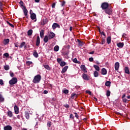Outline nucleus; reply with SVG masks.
Here are the masks:
<instances>
[{"label": "nucleus", "instance_id": "f257e3e1", "mask_svg": "<svg viewBox=\"0 0 130 130\" xmlns=\"http://www.w3.org/2000/svg\"><path fill=\"white\" fill-rule=\"evenodd\" d=\"M41 81V76L40 75H37L36 76H35L32 82L34 83V84H37L39 83Z\"/></svg>", "mask_w": 130, "mask_h": 130}, {"label": "nucleus", "instance_id": "f03ea898", "mask_svg": "<svg viewBox=\"0 0 130 130\" xmlns=\"http://www.w3.org/2000/svg\"><path fill=\"white\" fill-rule=\"evenodd\" d=\"M109 7H110V4H108V3L107 2L103 3L101 6V8L104 11H105V10H106L107 9L109 8Z\"/></svg>", "mask_w": 130, "mask_h": 130}, {"label": "nucleus", "instance_id": "7ed1b4c3", "mask_svg": "<svg viewBox=\"0 0 130 130\" xmlns=\"http://www.w3.org/2000/svg\"><path fill=\"white\" fill-rule=\"evenodd\" d=\"M18 82V79L16 77H13L12 78L11 80H10L9 82V83L10 85H15V84H17Z\"/></svg>", "mask_w": 130, "mask_h": 130}, {"label": "nucleus", "instance_id": "20e7f679", "mask_svg": "<svg viewBox=\"0 0 130 130\" xmlns=\"http://www.w3.org/2000/svg\"><path fill=\"white\" fill-rule=\"evenodd\" d=\"M105 12L107 15H109V16H111L112 15V9L111 8H107V9L105 10Z\"/></svg>", "mask_w": 130, "mask_h": 130}, {"label": "nucleus", "instance_id": "39448f33", "mask_svg": "<svg viewBox=\"0 0 130 130\" xmlns=\"http://www.w3.org/2000/svg\"><path fill=\"white\" fill-rule=\"evenodd\" d=\"M50 102L52 105L54 106L55 107L56 106L58 103L57 100L55 98H52L51 100H50Z\"/></svg>", "mask_w": 130, "mask_h": 130}, {"label": "nucleus", "instance_id": "423d86ee", "mask_svg": "<svg viewBox=\"0 0 130 130\" xmlns=\"http://www.w3.org/2000/svg\"><path fill=\"white\" fill-rule=\"evenodd\" d=\"M48 37L49 38V40H50V39H52L55 37V34L53 33L52 31H50V32H48Z\"/></svg>", "mask_w": 130, "mask_h": 130}, {"label": "nucleus", "instance_id": "0eeeda50", "mask_svg": "<svg viewBox=\"0 0 130 130\" xmlns=\"http://www.w3.org/2000/svg\"><path fill=\"white\" fill-rule=\"evenodd\" d=\"M82 78L85 81H89L90 80V76L87 74L83 73L82 74Z\"/></svg>", "mask_w": 130, "mask_h": 130}, {"label": "nucleus", "instance_id": "6e6552de", "mask_svg": "<svg viewBox=\"0 0 130 130\" xmlns=\"http://www.w3.org/2000/svg\"><path fill=\"white\" fill-rule=\"evenodd\" d=\"M53 30H55L56 28H60V25L57 23H54L52 26Z\"/></svg>", "mask_w": 130, "mask_h": 130}, {"label": "nucleus", "instance_id": "1a4fd4ad", "mask_svg": "<svg viewBox=\"0 0 130 130\" xmlns=\"http://www.w3.org/2000/svg\"><path fill=\"white\" fill-rule=\"evenodd\" d=\"M80 69L82 70L84 74L87 73V68H86V66L85 65H81L80 67Z\"/></svg>", "mask_w": 130, "mask_h": 130}, {"label": "nucleus", "instance_id": "9d476101", "mask_svg": "<svg viewBox=\"0 0 130 130\" xmlns=\"http://www.w3.org/2000/svg\"><path fill=\"white\" fill-rule=\"evenodd\" d=\"M30 18L31 19V20H35V22H36L37 19H36V14L35 13H32L30 14Z\"/></svg>", "mask_w": 130, "mask_h": 130}, {"label": "nucleus", "instance_id": "9b49d317", "mask_svg": "<svg viewBox=\"0 0 130 130\" xmlns=\"http://www.w3.org/2000/svg\"><path fill=\"white\" fill-rule=\"evenodd\" d=\"M47 23H48V19H47V18H46L43 20V21L41 23V24L42 25V26H44V25L47 24Z\"/></svg>", "mask_w": 130, "mask_h": 130}, {"label": "nucleus", "instance_id": "f8f14e48", "mask_svg": "<svg viewBox=\"0 0 130 130\" xmlns=\"http://www.w3.org/2000/svg\"><path fill=\"white\" fill-rule=\"evenodd\" d=\"M14 111L15 114H19V107L16 105L14 106Z\"/></svg>", "mask_w": 130, "mask_h": 130}, {"label": "nucleus", "instance_id": "ddd939ff", "mask_svg": "<svg viewBox=\"0 0 130 130\" xmlns=\"http://www.w3.org/2000/svg\"><path fill=\"white\" fill-rule=\"evenodd\" d=\"M40 45V37L38 36L36 40V46H39Z\"/></svg>", "mask_w": 130, "mask_h": 130}, {"label": "nucleus", "instance_id": "4468645a", "mask_svg": "<svg viewBox=\"0 0 130 130\" xmlns=\"http://www.w3.org/2000/svg\"><path fill=\"white\" fill-rule=\"evenodd\" d=\"M124 71L125 72V74H127L128 75H129L130 73L128 67H125L124 69Z\"/></svg>", "mask_w": 130, "mask_h": 130}, {"label": "nucleus", "instance_id": "2eb2a0df", "mask_svg": "<svg viewBox=\"0 0 130 130\" xmlns=\"http://www.w3.org/2000/svg\"><path fill=\"white\" fill-rule=\"evenodd\" d=\"M23 13L24 14V16H27V15H28V10L26 8V7L23 6Z\"/></svg>", "mask_w": 130, "mask_h": 130}, {"label": "nucleus", "instance_id": "dca6fc26", "mask_svg": "<svg viewBox=\"0 0 130 130\" xmlns=\"http://www.w3.org/2000/svg\"><path fill=\"white\" fill-rule=\"evenodd\" d=\"M68 69H69V66H65L62 70L61 73V74H64L67 71H68Z\"/></svg>", "mask_w": 130, "mask_h": 130}, {"label": "nucleus", "instance_id": "f3484780", "mask_svg": "<svg viewBox=\"0 0 130 130\" xmlns=\"http://www.w3.org/2000/svg\"><path fill=\"white\" fill-rule=\"evenodd\" d=\"M119 69V62H116L115 63V70L116 71H118Z\"/></svg>", "mask_w": 130, "mask_h": 130}, {"label": "nucleus", "instance_id": "a211bd4d", "mask_svg": "<svg viewBox=\"0 0 130 130\" xmlns=\"http://www.w3.org/2000/svg\"><path fill=\"white\" fill-rule=\"evenodd\" d=\"M124 45V44L121 42H119L117 44V46H118L119 48H122Z\"/></svg>", "mask_w": 130, "mask_h": 130}, {"label": "nucleus", "instance_id": "6ab92c4d", "mask_svg": "<svg viewBox=\"0 0 130 130\" xmlns=\"http://www.w3.org/2000/svg\"><path fill=\"white\" fill-rule=\"evenodd\" d=\"M102 75H107V70L105 69V68H103L101 70Z\"/></svg>", "mask_w": 130, "mask_h": 130}, {"label": "nucleus", "instance_id": "aec40b11", "mask_svg": "<svg viewBox=\"0 0 130 130\" xmlns=\"http://www.w3.org/2000/svg\"><path fill=\"white\" fill-rule=\"evenodd\" d=\"M12 126L11 125H7L4 127V130H12Z\"/></svg>", "mask_w": 130, "mask_h": 130}, {"label": "nucleus", "instance_id": "412c9836", "mask_svg": "<svg viewBox=\"0 0 130 130\" xmlns=\"http://www.w3.org/2000/svg\"><path fill=\"white\" fill-rule=\"evenodd\" d=\"M40 35L41 38H43L44 37V30L41 29L40 32Z\"/></svg>", "mask_w": 130, "mask_h": 130}, {"label": "nucleus", "instance_id": "4be33fe9", "mask_svg": "<svg viewBox=\"0 0 130 130\" xmlns=\"http://www.w3.org/2000/svg\"><path fill=\"white\" fill-rule=\"evenodd\" d=\"M7 115L9 117H13V112L11 111H8L7 112Z\"/></svg>", "mask_w": 130, "mask_h": 130}, {"label": "nucleus", "instance_id": "5701e85b", "mask_svg": "<svg viewBox=\"0 0 130 130\" xmlns=\"http://www.w3.org/2000/svg\"><path fill=\"white\" fill-rule=\"evenodd\" d=\"M49 39V38H48V36H45L44 38V41L45 43H47L48 42V40Z\"/></svg>", "mask_w": 130, "mask_h": 130}, {"label": "nucleus", "instance_id": "b1692460", "mask_svg": "<svg viewBox=\"0 0 130 130\" xmlns=\"http://www.w3.org/2000/svg\"><path fill=\"white\" fill-rule=\"evenodd\" d=\"M111 43V37H108L107 39V43H108V44H110Z\"/></svg>", "mask_w": 130, "mask_h": 130}, {"label": "nucleus", "instance_id": "393cba45", "mask_svg": "<svg viewBox=\"0 0 130 130\" xmlns=\"http://www.w3.org/2000/svg\"><path fill=\"white\" fill-rule=\"evenodd\" d=\"M9 42H10V39H6L4 40V45H7V44H9Z\"/></svg>", "mask_w": 130, "mask_h": 130}, {"label": "nucleus", "instance_id": "a878e982", "mask_svg": "<svg viewBox=\"0 0 130 130\" xmlns=\"http://www.w3.org/2000/svg\"><path fill=\"white\" fill-rule=\"evenodd\" d=\"M25 116L26 119H29V118H30V115L29 114V113L28 112H25Z\"/></svg>", "mask_w": 130, "mask_h": 130}, {"label": "nucleus", "instance_id": "bb28decb", "mask_svg": "<svg viewBox=\"0 0 130 130\" xmlns=\"http://www.w3.org/2000/svg\"><path fill=\"white\" fill-rule=\"evenodd\" d=\"M33 34V30L32 29H29L27 31V35L28 36H31Z\"/></svg>", "mask_w": 130, "mask_h": 130}, {"label": "nucleus", "instance_id": "cd10ccee", "mask_svg": "<svg viewBox=\"0 0 130 130\" xmlns=\"http://www.w3.org/2000/svg\"><path fill=\"white\" fill-rule=\"evenodd\" d=\"M93 68H94L95 70H96V71H97L98 72H99V71H100V68L97 65H93Z\"/></svg>", "mask_w": 130, "mask_h": 130}, {"label": "nucleus", "instance_id": "c85d7f7f", "mask_svg": "<svg viewBox=\"0 0 130 130\" xmlns=\"http://www.w3.org/2000/svg\"><path fill=\"white\" fill-rule=\"evenodd\" d=\"M54 51H56V52L58 51V50H59V47L58 45L55 46L54 47Z\"/></svg>", "mask_w": 130, "mask_h": 130}, {"label": "nucleus", "instance_id": "c756f323", "mask_svg": "<svg viewBox=\"0 0 130 130\" xmlns=\"http://www.w3.org/2000/svg\"><path fill=\"white\" fill-rule=\"evenodd\" d=\"M4 101H5V98H4L2 94H0V102H4Z\"/></svg>", "mask_w": 130, "mask_h": 130}, {"label": "nucleus", "instance_id": "7c9ffc66", "mask_svg": "<svg viewBox=\"0 0 130 130\" xmlns=\"http://www.w3.org/2000/svg\"><path fill=\"white\" fill-rule=\"evenodd\" d=\"M93 75L95 78H97L99 76V73L97 71H94Z\"/></svg>", "mask_w": 130, "mask_h": 130}, {"label": "nucleus", "instance_id": "2f4dec72", "mask_svg": "<svg viewBox=\"0 0 130 130\" xmlns=\"http://www.w3.org/2000/svg\"><path fill=\"white\" fill-rule=\"evenodd\" d=\"M33 55H34V56H35V57H36L37 58V57H38V56H39L38 53H37V52H36V50H35V51L34 52Z\"/></svg>", "mask_w": 130, "mask_h": 130}, {"label": "nucleus", "instance_id": "473e14b6", "mask_svg": "<svg viewBox=\"0 0 130 130\" xmlns=\"http://www.w3.org/2000/svg\"><path fill=\"white\" fill-rule=\"evenodd\" d=\"M66 65H67V63L64 61H61L60 63V67H64Z\"/></svg>", "mask_w": 130, "mask_h": 130}, {"label": "nucleus", "instance_id": "72a5a7b5", "mask_svg": "<svg viewBox=\"0 0 130 130\" xmlns=\"http://www.w3.org/2000/svg\"><path fill=\"white\" fill-rule=\"evenodd\" d=\"M43 67L46 69V70H48V71H50V67H49V66L48 65H44Z\"/></svg>", "mask_w": 130, "mask_h": 130}, {"label": "nucleus", "instance_id": "f704fd0d", "mask_svg": "<svg viewBox=\"0 0 130 130\" xmlns=\"http://www.w3.org/2000/svg\"><path fill=\"white\" fill-rule=\"evenodd\" d=\"M111 84V82L110 81H107L105 83V85L107 86V87H110Z\"/></svg>", "mask_w": 130, "mask_h": 130}, {"label": "nucleus", "instance_id": "c9c22d12", "mask_svg": "<svg viewBox=\"0 0 130 130\" xmlns=\"http://www.w3.org/2000/svg\"><path fill=\"white\" fill-rule=\"evenodd\" d=\"M111 93V92H110V90H108L107 91V92H106V96H107V97H109V96H110Z\"/></svg>", "mask_w": 130, "mask_h": 130}, {"label": "nucleus", "instance_id": "e433bc0d", "mask_svg": "<svg viewBox=\"0 0 130 130\" xmlns=\"http://www.w3.org/2000/svg\"><path fill=\"white\" fill-rule=\"evenodd\" d=\"M4 69L5 71H9V70H10V67L9 66V65H6L5 66H4Z\"/></svg>", "mask_w": 130, "mask_h": 130}, {"label": "nucleus", "instance_id": "4c0bfd02", "mask_svg": "<svg viewBox=\"0 0 130 130\" xmlns=\"http://www.w3.org/2000/svg\"><path fill=\"white\" fill-rule=\"evenodd\" d=\"M25 44H26V43H25V42H23L20 46V48H22V47H24V46H25Z\"/></svg>", "mask_w": 130, "mask_h": 130}, {"label": "nucleus", "instance_id": "58836bf2", "mask_svg": "<svg viewBox=\"0 0 130 130\" xmlns=\"http://www.w3.org/2000/svg\"><path fill=\"white\" fill-rule=\"evenodd\" d=\"M75 97H77V94L76 93H72L71 94V99H75Z\"/></svg>", "mask_w": 130, "mask_h": 130}, {"label": "nucleus", "instance_id": "ea45409f", "mask_svg": "<svg viewBox=\"0 0 130 130\" xmlns=\"http://www.w3.org/2000/svg\"><path fill=\"white\" fill-rule=\"evenodd\" d=\"M7 23L8 25H9V26H10V27H11L12 28H14V27H15V26H14V25H13V24H11V23H10V22L9 21H7Z\"/></svg>", "mask_w": 130, "mask_h": 130}, {"label": "nucleus", "instance_id": "a19ab883", "mask_svg": "<svg viewBox=\"0 0 130 130\" xmlns=\"http://www.w3.org/2000/svg\"><path fill=\"white\" fill-rule=\"evenodd\" d=\"M26 63L28 66H30V64H32V63H33V62H32V61H26Z\"/></svg>", "mask_w": 130, "mask_h": 130}, {"label": "nucleus", "instance_id": "79ce46f5", "mask_svg": "<svg viewBox=\"0 0 130 130\" xmlns=\"http://www.w3.org/2000/svg\"><path fill=\"white\" fill-rule=\"evenodd\" d=\"M61 7H64V6H66V1H61Z\"/></svg>", "mask_w": 130, "mask_h": 130}, {"label": "nucleus", "instance_id": "37998d69", "mask_svg": "<svg viewBox=\"0 0 130 130\" xmlns=\"http://www.w3.org/2000/svg\"><path fill=\"white\" fill-rule=\"evenodd\" d=\"M62 92L64 93V94H68L69 93V90L64 89L62 91Z\"/></svg>", "mask_w": 130, "mask_h": 130}, {"label": "nucleus", "instance_id": "c03bdc74", "mask_svg": "<svg viewBox=\"0 0 130 130\" xmlns=\"http://www.w3.org/2000/svg\"><path fill=\"white\" fill-rule=\"evenodd\" d=\"M3 55L5 56V57H9V56H10V54L8 53H4Z\"/></svg>", "mask_w": 130, "mask_h": 130}, {"label": "nucleus", "instance_id": "a18cd8bd", "mask_svg": "<svg viewBox=\"0 0 130 130\" xmlns=\"http://www.w3.org/2000/svg\"><path fill=\"white\" fill-rule=\"evenodd\" d=\"M57 61L58 63H60L61 62V58H58L57 59Z\"/></svg>", "mask_w": 130, "mask_h": 130}, {"label": "nucleus", "instance_id": "49530a36", "mask_svg": "<svg viewBox=\"0 0 130 130\" xmlns=\"http://www.w3.org/2000/svg\"><path fill=\"white\" fill-rule=\"evenodd\" d=\"M4 80H3V79H0V85H1V86H4Z\"/></svg>", "mask_w": 130, "mask_h": 130}, {"label": "nucleus", "instance_id": "de8ad7c7", "mask_svg": "<svg viewBox=\"0 0 130 130\" xmlns=\"http://www.w3.org/2000/svg\"><path fill=\"white\" fill-rule=\"evenodd\" d=\"M73 62H75V63H79V62H78V60L76 58L73 59Z\"/></svg>", "mask_w": 130, "mask_h": 130}, {"label": "nucleus", "instance_id": "09e8293b", "mask_svg": "<svg viewBox=\"0 0 130 130\" xmlns=\"http://www.w3.org/2000/svg\"><path fill=\"white\" fill-rule=\"evenodd\" d=\"M19 4L20 6H21V7H23V8H24V3L23 2V1H20Z\"/></svg>", "mask_w": 130, "mask_h": 130}, {"label": "nucleus", "instance_id": "8fccbe9b", "mask_svg": "<svg viewBox=\"0 0 130 130\" xmlns=\"http://www.w3.org/2000/svg\"><path fill=\"white\" fill-rule=\"evenodd\" d=\"M74 114L75 115V117L78 119V118H79V115H78L77 113H74Z\"/></svg>", "mask_w": 130, "mask_h": 130}, {"label": "nucleus", "instance_id": "3c124183", "mask_svg": "<svg viewBox=\"0 0 130 130\" xmlns=\"http://www.w3.org/2000/svg\"><path fill=\"white\" fill-rule=\"evenodd\" d=\"M122 101H123V102H124V103H126V102H127V99H122Z\"/></svg>", "mask_w": 130, "mask_h": 130}, {"label": "nucleus", "instance_id": "603ef678", "mask_svg": "<svg viewBox=\"0 0 130 130\" xmlns=\"http://www.w3.org/2000/svg\"><path fill=\"white\" fill-rule=\"evenodd\" d=\"M55 4H56L55 3H54L52 4V8L53 9H54V8H55Z\"/></svg>", "mask_w": 130, "mask_h": 130}, {"label": "nucleus", "instance_id": "864d4df0", "mask_svg": "<svg viewBox=\"0 0 130 130\" xmlns=\"http://www.w3.org/2000/svg\"><path fill=\"white\" fill-rule=\"evenodd\" d=\"M47 125H48V126H49V127L51 126V122H48V123H47Z\"/></svg>", "mask_w": 130, "mask_h": 130}, {"label": "nucleus", "instance_id": "5fc2aeb1", "mask_svg": "<svg viewBox=\"0 0 130 130\" xmlns=\"http://www.w3.org/2000/svg\"><path fill=\"white\" fill-rule=\"evenodd\" d=\"M86 93H87V94H89V95H92V92H91V91L89 90H87Z\"/></svg>", "mask_w": 130, "mask_h": 130}, {"label": "nucleus", "instance_id": "6e6d98bb", "mask_svg": "<svg viewBox=\"0 0 130 130\" xmlns=\"http://www.w3.org/2000/svg\"><path fill=\"white\" fill-rule=\"evenodd\" d=\"M64 107H66V108H70V105L67 104V105H64Z\"/></svg>", "mask_w": 130, "mask_h": 130}, {"label": "nucleus", "instance_id": "4d7b16f0", "mask_svg": "<svg viewBox=\"0 0 130 130\" xmlns=\"http://www.w3.org/2000/svg\"><path fill=\"white\" fill-rule=\"evenodd\" d=\"M70 118L74 119V115H73V114H71L70 115Z\"/></svg>", "mask_w": 130, "mask_h": 130}, {"label": "nucleus", "instance_id": "13d9d810", "mask_svg": "<svg viewBox=\"0 0 130 130\" xmlns=\"http://www.w3.org/2000/svg\"><path fill=\"white\" fill-rule=\"evenodd\" d=\"M89 61L92 62V61H93V60H94V59L93 58V57H90L89 58Z\"/></svg>", "mask_w": 130, "mask_h": 130}, {"label": "nucleus", "instance_id": "bf43d9fd", "mask_svg": "<svg viewBox=\"0 0 130 130\" xmlns=\"http://www.w3.org/2000/svg\"><path fill=\"white\" fill-rule=\"evenodd\" d=\"M101 35H103V36H106V35H105V33H104V31H102L101 32Z\"/></svg>", "mask_w": 130, "mask_h": 130}, {"label": "nucleus", "instance_id": "052dcab7", "mask_svg": "<svg viewBox=\"0 0 130 130\" xmlns=\"http://www.w3.org/2000/svg\"><path fill=\"white\" fill-rule=\"evenodd\" d=\"M15 74H14L13 73H10V76L13 78V77H14Z\"/></svg>", "mask_w": 130, "mask_h": 130}, {"label": "nucleus", "instance_id": "680f3d73", "mask_svg": "<svg viewBox=\"0 0 130 130\" xmlns=\"http://www.w3.org/2000/svg\"><path fill=\"white\" fill-rule=\"evenodd\" d=\"M78 41L79 43H80L81 45H83V42H82L81 41H80V40H78Z\"/></svg>", "mask_w": 130, "mask_h": 130}, {"label": "nucleus", "instance_id": "e2e57ef3", "mask_svg": "<svg viewBox=\"0 0 130 130\" xmlns=\"http://www.w3.org/2000/svg\"><path fill=\"white\" fill-rule=\"evenodd\" d=\"M95 53V51H93L89 53V54H94Z\"/></svg>", "mask_w": 130, "mask_h": 130}, {"label": "nucleus", "instance_id": "0e129e2a", "mask_svg": "<svg viewBox=\"0 0 130 130\" xmlns=\"http://www.w3.org/2000/svg\"><path fill=\"white\" fill-rule=\"evenodd\" d=\"M43 93L44 94H47L48 93V91L47 90H44Z\"/></svg>", "mask_w": 130, "mask_h": 130}, {"label": "nucleus", "instance_id": "69168bd1", "mask_svg": "<svg viewBox=\"0 0 130 130\" xmlns=\"http://www.w3.org/2000/svg\"><path fill=\"white\" fill-rule=\"evenodd\" d=\"M75 88H76V89H80V86L77 85V86H75Z\"/></svg>", "mask_w": 130, "mask_h": 130}, {"label": "nucleus", "instance_id": "338daca9", "mask_svg": "<svg viewBox=\"0 0 130 130\" xmlns=\"http://www.w3.org/2000/svg\"><path fill=\"white\" fill-rule=\"evenodd\" d=\"M105 43V40H103L102 41V44H104Z\"/></svg>", "mask_w": 130, "mask_h": 130}, {"label": "nucleus", "instance_id": "774afa93", "mask_svg": "<svg viewBox=\"0 0 130 130\" xmlns=\"http://www.w3.org/2000/svg\"><path fill=\"white\" fill-rule=\"evenodd\" d=\"M124 97H125V94H124L122 95V99H124L123 98H124Z\"/></svg>", "mask_w": 130, "mask_h": 130}]
</instances>
